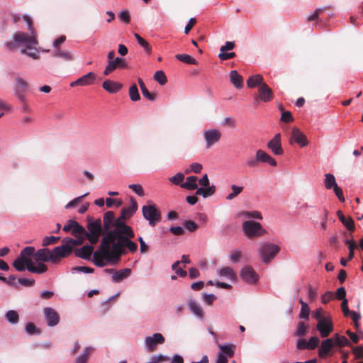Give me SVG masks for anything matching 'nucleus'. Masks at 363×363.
Masks as SVG:
<instances>
[{"label": "nucleus", "mask_w": 363, "mask_h": 363, "mask_svg": "<svg viewBox=\"0 0 363 363\" xmlns=\"http://www.w3.org/2000/svg\"><path fill=\"white\" fill-rule=\"evenodd\" d=\"M337 215L342 223L350 232H353L355 229L354 222L351 217H346L341 211H337Z\"/></svg>", "instance_id": "26"}, {"label": "nucleus", "mask_w": 363, "mask_h": 363, "mask_svg": "<svg viewBox=\"0 0 363 363\" xmlns=\"http://www.w3.org/2000/svg\"><path fill=\"white\" fill-rule=\"evenodd\" d=\"M322 337H327L333 330V325L330 319L320 320L316 325Z\"/></svg>", "instance_id": "13"}, {"label": "nucleus", "mask_w": 363, "mask_h": 363, "mask_svg": "<svg viewBox=\"0 0 363 363\" xmlns=\"http://www.w3.org/2000/svg\"><path fill=\"white\" fill-rule=\"evenodd\" d=\"M352 351L357 359H363V347L357 346L353 347Z\"/></svg>", "instance_id": "64"}, {"label": "nucleus", "mask_w": 363, "mask_h": 363, "mask_svg": "<svg viewBox=\"0 0 363 363\" xmlns=\"http://www.w3.org/2000/svg\"><path fill=\"white\" fill-rule=\"evenodd\" d=\"M71 252V247L69 246H67L65 243L60 246H57L50 251L51 262L57 263L62 258L67 257Z\"/></svg>", "instance_id": "9"}, {"label": "nucleus", "mask_w": 363, "mask_h": 363, "mask_svg": "<svg viewBox=\"0 0 363 363\" xmlns=\"http://www.w3.org/2000/svg\"><path fill=\"white\" fill-rule=\"evenodd\" d=\"M184 179V174L179 172L176 174L174 177L169 178V181L175 185H180Z\"/></svg>", "instance_id": "54"}, {"label": "nucleus", "mask_w": 363, "mask_h": 363, "mask_svg": "<svg viewBox=\"0 0 363 363\" xmlns=\"http://www.w3.org/2000/svg\"><path fill=\"white\" fill-rule=\"evenodd\" d=\"M23 18L28 25V29L30 33L28 34L21 31L16 32L13 35V40L6 43V46L9 50H15L22 46L28 50H32L33 46H36L38 44L37 35L31 18L26 15L23 16Z\"/></svg>", "instance_id": "2"}, {"label": "nucleus", "mask_w": 363, "mask_h": 363, "mask_svg": "<svg viewBox=\"0 0 363 363\" xmlns=\"http://www.w3.org/2000/svg\"><path fill=\"white\" fill-rule=\"evenodd\" d=\"M222 133L218 129H208L203 131V138L206 141L207 149L211 148L216 143H218L221 138Z\"/></svg>", "instance_id": "8"}, {"label": "nucleus", "mask_w": 363, "mask_h": 363, "mask_svg": "<svg viewBox=\"0 0 363 363\" xmlns=\"http://www.w3.org/2000/svg\"><path fill=\"white\" fill-rule=\"evenodd\" d=\"M243 215L245 216H246L247 218H256V219H259V220L262 219L261 213L257 211H245V212H244Z\"/></svg>", "instance_id": "58"}, {"label": "nucleus", "mask_w": 363, "mask_h": 363, "mask_svg": "<svg viewBox=\"0 0 363 363\" xmlns=\"http://www.w3.org/2000/svg\"><path fill=\"white\" fill-rule=\"evenodd\" d=\"M308 325H307L305 322L301 321L298 323L296 331L295 332V335L298 337L304 336L308 331Z\"/></svg>", "instance_id": "43"}, {"label": "nucleus", "mask_w": 363, "mask_h": 363, "mask_svg": "<svg viewBox=\"0 0 363 363\" xmlns=\"http://www.w3.org/2000/svg\"><path fill=\"white\" fill-rule=\"evenodd\" d=\"M165 341L164 336L159 333H155L152 336L145 337V342L149 352H154L156 346L159 344H163Z\"/></svg>", "instance_id": "12"}, {"label": "nucleus", "mask_w": 363, "mask_h": 363, "mask_svg": "<svg viewBox=\"0 0 363 363\" xmlns=\"http://www.w3.org/2000/svg\"><path fill=\"white\" fill-rule=\"evenodd\" d=\"M143 215L149 221L151 226H155L161 220L160 211L154 204H147L142 208Z\"/></svg>", "instance_id": "7"}, {"label": "nucleus", "mask_w": 363, "mask_h": 363, "mask_svg": "<svg viewBox=\"0 0 363 363\" xmlns=\"http://www.w3.org/2000/svg\"><path fill=\"white\" fill-rule=\"evenodd\" d=\"M258 160L257 159V157H248L245 161V164L249 168H254L258 166Z\"/></svg>", "instance_id": "61"}, {"label": "nucleus", "mask_w": 363, "mask_h": 363, "mask_svg": "<svg viewBox=\"0 0 363 363\" xmlns=\"http://www.w3.org/2000/svg\"><path fill=\"white\" fill-rule=\"evenodd\" d=\"M299 303L301 305L299 318L308 319L309 314H310V308H309L308 305L306 302H304L302 299L299 300Z\"/></svg>", "instance_id": "41"}, {"label": "nucleus", "mask_w": 363, "mask_h": 363, "mask_svg": "<svg viewBox=\"0 0 363 363\" xmlns=\"http://www.w3.org/2000/svg\"><path fill=\"white\" fill-rule=\"evenodd\" d=\"M115 213L113 211H107L104 214L103 218V229L108 233L112 231L111 228L114 227Z\"/></svg>", "instance_id": "22"}, {"label": "nucleus", "mask_w": 363, "mask_h": 363, "mask_svg": "<svg viewBox=\"0 0 363 363\" xmlns=\"http://www.w3.org/2000/svg\"><path fill=\"white\" fill-rule=\"evenodd\" d=\"M324 180V184L327 189H333L335 185H337L335 177L331 174H326Z\"/></svg>", "instance_id": "42"}, {"label": "nucleus", "mask_w": 363, "mask_h": 363, "mask_svg": "<svg viewBox=\"0 0 363 363\" xmlns=\"http://www.w3.org/2000/svg\"><path fill=\"white\" fill-rule=\"evenodd\" d=\"M18 284H21L26 287L32 286L35 284V280L26 278H19L18 279Z\"/></svg>", "instance_id": "59"}, {"label": "nucleus", "mask_w": 363, "mask_h": 363, "mask_svg": "<svg viewBox=\"0 0 363 363\" xmlns=\"http://www.w3.org/2000/svg\"><path fill=\"white\" fill-rule=\"evenodd\" d=\"M28 89V84L27 82L21 77H17L16 79L15 91L21 103H24V100H26L24 94Z\"/></svg>", "instance_id": "17"}, {"label": "nucleus", "mask_w": 363, "mask_h": 363, "mask_svg": "<svg viewBox=\"0 0 363 363\" xmlns=\"http://www.w3.org/2000/svg\"><path fill=\"white\" fill-rule=\"evenodd\" d=\"M128 187L139 196H143L145 195L143 188L140 184H130Z\"/></svg>", "instance_id": "56"}, {"label": "nucleus", "mask_w": 363, "mask_h": 363, "mask_svg": "<svg viewBox=\"0 0 363 363\" xmlns=\"http://www.w3.org/2000/svg\"><path fill=\"white\" fill-rule=\"evenodd\" d=\"M255 155L258 162H267L272 167H276L277 165L276 160L262 150H258L256 152Z\"/></svg>", "instance_id": "24"}, {"label": "nucleus", "mask_w": 363, "mask_h": 363, "mask_svg": "<svg viewBox=\"0 0 363 363\" xmlns=\"http://www.w3.org/2000/svg\"><path fill=\"white\" fill-rule=\"evenodd\" d=\"M72 234L75 237H78V235L85 237L86 238V230L84 227L79 225L76 221H72Z\"/></svg>", "instance_id": "36"}, {"label": "nucleus", "mask_w": 363, "mask_h": 363, "mask_svg": "<svg viewBox=\"0 0 363 363\" xmlns=\"http://www.w3.org/2000/svg\"><path fill=\"white\" fill-rule=\"evenodd\" d=\"M126 234L129 236L133 235V229L130 226L125 224V222L121 220L120 218H114V228L112 231L108 232L101 240V244L103 246H107L108 242H112L117 237Z\"/></svg>", "instance_id": "3"}, {"label": "nucleus", "mask_w": 363, "mask_h": 363, "mask_svg": "<svg viewBox=\"0 0 363 363\" xmlns=\"http://www.w3.org/2000/svg\"><path fill=\"white\" fill-rule=\"evenodd\" d=\"M335 347L334 339L327 338L323 340L318 348V356L320 358H325L333 354V349Z\"/></svg>", "instance_id": "10"}, {"label": "nucleus", "mask_w": 363, "mask_h": 363, "mask_svg": "<svg viewBox=\"0 0 363 363\" xmlns=\"http://www.w3.org/2000/svg\"><path fill=\"white\" fill-rule=\"evenodd\" d=\"M230 80L237 89H241L243 86L242 77L236 70H232L230 72Z\"/></svg>", "instance_id": "29"}, {"label": "nucleus", "mask_w": 363, "mask_h": 363, "mask_svg": "<svg viewBox=\"0 0 363 363\" xmlns=\"http://www.w3.org/2000/svg\"><path fill=\"white\" fill-rule=\"evenodd\" d=\"M76 238H77V240L73 238H65L63 242L65 243L67 246H69L72 250L74 246L80 245L84 242V237L78 235V237Z\"/></svg>", "instance_id": "38"}, {"label": "nucleus", "mask_w": 363, "mask_h": 363, "mask_svg": "<svg viewBox=\"0 0 363 363\" xmlns=\"http://www.w3.org/2000/svg\"><path fill=\"white\" fill-rule=\"evenodd\" d=\"M34 259L36 262H51L50 250L48 248L37 250L34 254Z\"/></svg>", "instance_id": "27"}, {"label": "nucleus", "mask_w": 363, "mask_h": 363, "mask_svg": "<svg viewBox=\"0 0 363 363\" xmlns=\"http://www.w3.org/2000/svg\"><path fill=\"white\" fill-rule=\"evenodd\" d=\"M134 36L135 38H136L138 43H139V45L143 48V49L148 53L150 54L152 51V47L150 46V45L149 44V43L145 40L144 38H143L138 33H135L134 34Z\"/></svg>", "instance_id": "40"}, {"label": "nucleus", "mask_w": 363, "mask_h": 363, "mask_svg": "<svg viewBox=\"0 0 363 363\" xmlns=\"http://www.w3.org/2000/svg\"><path fill=\"white\" fill-rule=\"evenodd\" d=\"M175 57L184 62V63H186V64H189V65H197L198 64V62L196 59H194V57H192L191 56H190L189 55H187V54H177L175 55Z\"/></svg>", "instance_id": "37"}, {"label": "nucleus", "mask_w": 363, "mask_h": 363, "mask_svg": "<svg viewBox=\"0 0 363 363\" xmlns=\"http://www.w3.org/2000/svg\"><path fill=\"white\" fill-rule=\"evenodd\" d=\"M53 56L57 57H61L63 60H67V61L72 60L71 54L69 52L65 51V50H56V51L53 52Z\"/></svg>", "instance_id": "52"}, {"label": "nucleus", "mask_w": 363, "mask_h": 363, "mask_svg": "<svg viewBox=\"0 0 363 363\" xmlns=\"http://www.w3.org/2000/svg\"><path fill=\"white\" fill-rule=\"evenodd\" d=\"M184 227L190 232H194L199 228V225L194 221L189 220L184 223Z\"/></svg>", "instance_id": "57"}, {"label": "nucleus", "mask_w": 363, "mask_h": 363, "mask_svg": "<svg viewBox=\"0 0 363 363\" xmlns=\"http://www.w3.org/2000/svg\"><path fill=\"white\" fill-rule=\"evenodd\" d=\"M215 186H208L207 188L200 187L196 189V195L202 196L203 198H207L215 193Z\"/></svg>", "instance_id": "33"}, {"label": "nucleus", "mask_w": 363, "mask_h": 363, "mask_svg": "<svg viewBox=\"0 0 363 363\" xmlns=\"http://www.w3.org/2000/svg\"><path fill=\"white\" fill-rule=\"evenodd\" d=\"M242 227L245 235L249 238L260 237L266 233V230L263 228L262 225L254 220L245 221Z\"/></svg>", "instance_id": "5"}, {"label": "nucleus", "mask_w": 363, "mask_h": 363, "mask_svg": "<svg viewBox=\"0 0 363 363\" xmlns=\"http://www.w3.org/2000/svg\"><path fill=\"white\" fill-rule=\"evenodd\" d=\"M48 270V267L45 264L39 263L38 266L30 267L29 272L36 274H43Z\"/></svg>", "instance_id": "50"}, {"label": "nucleus", "mask_w": 363, "mask_h": 363, "mask_svg": "<svg viewBox=\"0 0 363 363\" xmlns=\"http://www.w3.org/2000/svg\"><path fill=\"white\" fill-rule=\"evenodd\" d=\"M21 53L25 54L33 59L39 58V55L38 52H36L35 46H33L32 50H28L27 48L22 49Z\"/></svg>", "instance_id": "53"}, {"label": "nucleus", "mask_w": 363, "mask_h": 363, "mask_svg": "<svg viewBox=\"0 0 363 363\" xmlns=\"http://www.w3.org/2000/svg\"><path fill=\"white\" fill-rule=\"evenodd\" d=\"M94 251V247L91 245H84L81 248L76 249L74 250V255L80 258L91 260V255L94 254L93 253Z\"/></svg>", "instance_id": "23"}, {"label": "nucleus", "mask_w": 363, "mask_h": 363, "mask_svg": "<svg viewBox=\"0 0 363 363\" xmlns=\"http://www.w3.org/2000/svg\"><path fill=\"white\" fill-rule=\"evenodd\" d=\"M259 99L264 102H268L272 100L273 94L272 89L266 83H263L258 89Z\"/></svg>", "instance_id": "21"}, {"label": "nucleus", "mask_w": 363, "mask_h": 363, "mask_svg": "<svg viewBox=\"0 0 363 363\" xmlns=\"http://www.w3.org/2000/svg\"><path fill=\"white\" fill-rule=\"evenodd\" d=\"M218 274L221 277H226L230 279H235L236 278L235 273L229 267H225L218 270Z\"/></svg>", "instance_id": "39"}, {"label": "nucleus", "mask_w": 363, "mask_h": 363, "mask_svg": "<svg viewBox=\"0 0 363 363\" xmlns=\"http://www.w3.org/2000/svg\"><path fill=\"white\" fill-rule=\"evenodd\" d=\"M219 349L221 350L220 353H223L226 357L231 358L234 355V351L233 349V345H218Z\"/></svg>", "instance_id": "49"}, {"label": "nucleus", "mask_w": 363, "mask_h": 363, "mask_svg": "<svg viewBox=\"0 0 363 363\" xmlns=\"http://www.w3.org/2000/svg\"><path fill=\"white\" fill-rule=\"evenodd\" d=\"M103 88L109 93L114 94L118 92L122 89V84L112 80H105L102 84Z\"/></svg>", "instance_id": "25"}, {"label": "nucleus", "mask_w": 363, "mask_h": 363, "mask_svg": "<svg viewBox=\"0 0 363 363\" xmlns=\"http://www.w3.org/2000/svg\"><path fill=\"white\" fill-rule=\"evenodd\" d=\"M131 274L130 269L125 268L118 271H115L112 275V281L113 282H120L123 279L128 277Z\"/></svg>", "instance_id": "28"}, {"label": "nucleus", "mask_w": 363, "mask_h": 363, "mask_svg": "<svg viewBox=\"0 0 363 363\" xmlns=\"http://www.w3.org/2000/svg\"><path fill=\"white\" fill-rule=\"evenodd\" d=\"M87 221L88 231L86 230V238L91 244L95 245L103 232L101 220L100 218L94 220L92 217L88 216Z\"/></svg>", "instance_id": "4"}, {"label": "nucleus", "mask_w": 363, "mask_h": 363, "mask_svg": "<svg viewBox=\"0 0 363 363\" xmlns=\"http://www.w3.org/2000/svg\"><path fill=\"white\" fill-rule=\"evenodd\" d=\"M326 10H327V8H320V9H316L313 12V13L308 16V17L306 18V21L308 22L315 21L317 26H320L323 24H325L328 19L325 18L323 16V14L324 13V12Z\"/></svg>", "instance_id": "18"}, {"label": "nucleus", "mask_w": 363, "mask_h": 363, "mask_svg": "<svg viewBox=\"0 0 363 363\" xmlns=\"http://www.w3.org/2000/svg\"><path fill=\"white\" fill-rule=\"evenodd\" d=\"M128 67V64L126 62L125 59L117 57L114 59V60H111V62H108L107 66L106 67L104 71V74L107 76L117 68L126 69Z\"/></svg>", "instance_id": "11"}, {"label": "nucleus", "mask_w": 363, "mask_h": 363, "mask_svg": "<svg viewBox=\"0 0 363 363\" xmlns=\"http://www.w3.org/2000/svg\"><path fill=\"white\" fill-rule=\"evenodd\" d=\"M96 76L94 72H89L83 75L76 81L71 82V86H89L93 84L96 80Z\"/></svg>", "instance_id": "19"}, {"label": "nucleus", "mask_w": 363, "mask_h": 363, "mask_svg": "<svg viewBox=\"0 0 363 363\" xmlns=\"http://www.w3.org/2000/svg\"><path fill=\"white\" fill-rule=\"evenodd\" d=\"M243 281L249 284H255L258 280V274L250 266L244 267L240 273Z\"/></svg>", "instance_id": "16"}, {"label": "nucleus", "mask_w": 363, "mask_h": 363, "mask_svg": "<svg viewBox=\"0 0 363 363\" xmlns=\"http://www.w3.org/2000/svg\"><path fill=\"white\" fill-rule=\"evenodd\" d=\"M93 351L94 349L92 347H86L84 349L83 354L76 359L75 363H86Z\"/></svg>", "instance_id": "34"}, {"label": "nucleus", "mask_w": 363, "mask_h": 363, "mask_svg": "<svg viewBox=\"0 0 363 363\" xmlns=\"http://www.w3.org/2000/svg\"><path fill=\"white\" fill-rule=\"evenodd\" d=\"M320 340L318 337L313 336L311 337L308 341V350H314L316 348L319 344Z\"/></svg>", "instance_id": "55"}, {"label": "nucleus", "mask_w": 363, "mask_h": 363, "mask_svg": "<svg viewBox=\"0 0 363 363\" xmlns=\"http://www.w3.org/2000/svg\"><path fill=\"white\" fill-rule=\"evenodd\" d=\"M267 147L275 155H281L284 153L281 143V134L277 133L267 145Z\"/></svg>", "instance_id": "15"}, {"label": "nucleus", "mask_w": 363, "mask_h": 363, "mask_svg": "<svg viewBox=\"0 0 363 363\" xmlns=\"http://www.w3.org/2000/svg\"><path fill=\"white\" fill-rule=\"evenodd\" d=\"M263 83V77L260 74L251 76L247 81V86L250 88H253L258 85L260 86Z\"/></svg>", "instance_id": "32"}, {"label": "nucleus", "mask_w": 363, "mask_h": 363, "mask_svg": "<svg viewBox=\"0 0 363 363\" xmlns=\"http://www.w3.org/2000/svg\"><path fill=\"white\" fill-rule=\"evenodd\" d=\"M60 237L46 236L43 238L42 245L43 247H46L52 244H55L60 240Z\"/></svg>", "instance_id": "51"}, {"label": "nucleus", "mask_w": 363, "mask_h": 363, "mask_svg": "<svg viewBox=\"0 0 363 363\" xmlns=\"http://www.w3.org/2000/svg\"><path fill=\"white\" fill-rule=\"evenodd\" d=\"M292 140L301 147H305L308 144L306 136L296 127H294L292 130L290 143H292Z\"/></svg>", "instance_id": "20"}, {"label": "nucleus", "mask_w": 363, "mask_h": 363, "mask_svg": "<svg viewBox=\"0 0 363 363\" xmlns=\"http://www.w3.org/2000/svg\"><path fill=\"white\" fill-rule=\"evenodd\" d=\"M26 331L30 335H33L39 333L38 328L33 323H28L26 325Z\"/></svg>", "instance_id": "62"}, {"label": "nucleus", "mask_w": 363, "mask_h": 363, "mask_svg": "<svg viewBox=\"0 0 363 363\" xmlns=\"http://www.w3.org/2000/svg\"><path fill=\"white\" fill-rule=\"evenodd\" d=\"M129 96L130 100L133 101H137L140 99L138 89L136 84H134L129 88Z\"/></svg>", "instance_id": "44"}, {"label": "nucleus", "mask_w": 363, "mask_h": 363, "mask_svg": "<svg viewBox=\"0 0 363 363\" xmlns=\"http://www.w3.org/2000/svg\"><path fill=\"white\" fill-rule=\"evenodd\" d=\"M154 79L157 81L160 85H164L167 79L164 72L162 70L157 71L154 74Z\"/></svg>", "instance_id": "47"}, {"label": "nucleus", "mask_w": 363, "mask_h": 363, "mask_svg": "<svg viewBox=\"0 0 363 363\" xmlns=\"http://www.w3.org/2000/svg\"><path fill=\"white\" fill-rule=\"evenodd\" d=\"M231 190L232 192L226 196L227 200H233V199L237 197L242 191L243 187L238 186L234 184L231 186Z\"/></svg>", "instance_id": "46"}, {"label": "nucleus", "mask_w": 363, "mask_h": 363, "mask_svg": "<svg viewBox=\"0 0 363 363\" xmlns=\"http://www.w3.org/2000/svg\"><path fill=\"white\" fill-rule=\"evenodd\" d=\"M197 177L195 176H190L186 178V180L184 183L181 184V187L188 189V190H194L196 189L197 186Z\"/></svg>", "instance_id": "31"}, {"label": "nucleus", "mask_w": 363, "mask_h": 363, "mask_svg": "<svg viewBox=\"0 0 363 363\" xmlns=\"http://www.w3.org/2000/svg\"><path fill=\"white\" fill-rule=\"evenodd\" d=\"M6 318L9 322L12 324H16L19 320V316L16 311L11 310L6 312Z\"/></svg>", "instance_id": "48"}, {"label": "nucleus", "mask_w": 363, "mask_h": 363, "mask_svg": "<svg viewBox=\"0 0 363 363\" xmlns=\"http://www.w3.org/2000/svg\"><path fill=\"white\" fill-rule=\"evenodd\" d=\"M131 205L129 207H124L121 210H125L126 212L127 218H130L138 208V203L134 199H131Z\"/></svg>", "instance_id": "45"}, {"label": "nucleus", "mask_w": 363, "mask_h": 363, "mask_svg": "<svg viewBox=\"0 0 363 363\" xmlns=\"http://www.w3.org/2000/svg\"><path fill=\"white\" fill-rule=\"evenodd\" d=\"M332 339H334L335 346H337L339 347H342L344 346H350V343L349 340L342 335H340L339 334H335Z\"/></svg>", "instance_id": "35"}, {"label": "nucleus", "mask_w": 363, "mask_h": 363, "mask_svg": "<svg viewBox=\"0 0 363 363\" xmlns=\"http://www.w3.org/2000/svg\"><path fill=\"white\" fill-rule=\"evenodd\" d=\"M43 313L45 317L48 326L53 327L60 322V315L57 312L50 307H46L43 309Z\"/></svg>", "instance_id": "14"}, {"label": "nucleus", "mask_w": 363, "mask_h": 363, "mask_svg": "<svg viewBox=\"0 0 363 363\" xmlns=\"http://www.w3.org/2000/svg\"><path fill=\"white\" fill-rule=\"evenodd\" d=\"M13 266L18 272H23L26 269V263L17 259L13 261Z\"/></svg>", "instance_id": "60"}, {"label": "nucleus", "mask_w": 363, "mask_h": 363, "mask_svg": "<svg viewBox=\"0 0 363 363\" xmlns=\"http://www.w3.org/2000/svg\"><path fill=\"white\" fill-rule=\"evenodd\" d=\"M279 250L280 248L278 245L271 242H266L260 246L259 253L263 262L267 264L275 257Z\"/></svg>", "instance_id": "6"}, {"label": "nucleus", "mask_w": 363, "mask_h": 363, "mask_svg": "<svg viewBox=\"0 0 363 363\" xmlns=\"http://www.w3.org/2000/svg\"><path fill=\"white\" fill-rule=\"evenodd\" d=\"M189 308L191 311L199 318H203V312L201 306L194 300L189 301Z\"/></svg>", "instance_id": "30"}, {"label": "nucleus", "mask_w": 363, "mask_h": 363, "mask_svg": "<svg viewBox=\"0 0 363 363\" xmlns=\"http://www.w3.org/2000/svg\"><path fill=\"white\" fill-rule=\"evenodd\" d=\"M281 121L285 123H290L294 121V118L291 113L290 111H283Z\"/></svg>", "instance_id": "63"}, {"label": "nucleus", "mask_w": 363, "mask_h": 363, "mask_svg": "<svg viewBox=\"0 0 363 363\" xmlns=\"http://www.w3.org/2000/svg\"><path fill=\"white\" fill-rule=\"evenodd\" d=\"M134 237L135 233L133 231L132 236L121 235L113 242H108L107 246L100 244L99 249L94 252L93 262L96 266L103 267L106 266V262L118 263L121 255L126 254L125 248L134 253L138 250V245L131 240Z\"/></svg>", "instance_id": "1"}]
</instances>
